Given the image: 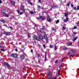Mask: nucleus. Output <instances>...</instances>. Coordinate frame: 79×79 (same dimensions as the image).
Returning <instances> with one entry per match:
<instances>
[{
	"label": "nucleus",
	"instance_id": "obj_21",
	"mask_svg": "<svg viewBox=\"0 0 79 79\" xmlns=\"http://www.w3.org/2000/svg\"><path fill=\"white\" fill-rule=\"evenodd\" d=\"M72 51L73 52V53H74L76 52V51L74 50H72Z\"/></svg>",
	"mask_w": 79,
	"mask_h": 79
},
{
	"label": "nucleus",
	"instance_id": "obj_3",
	"mask_svg": "<svg viewBox=\"0 0 79 79\" xmlns=\"http://www.w3.org/2000/svg\"><path fill=\"white\" fill-rule=\"evenodd\" d=\"M2 13H3V15L4 16H6L7 17H8V15H6V13H5V12H6V10H2Z\"/></svg>",
	"mask_w": 79,
	"mask_h": 79
},
{
	"label": "nucleus",
	"instance_id": "obj_53",
	"mask_svg": "<svg viewBox=\"0 0 79 79\" xmlns=\"http://www.w3.org/2000/svg\"><path fill=\"white\" fill-rule=\"evenodd\" d=\"M10 61H13V60L12 59H10Z\"/></svg>",
	"mask_w": 79,
	"mask_h": 79
},
{
	"label": "nucleus",
	"instance_id": "obj_19",
	"mask_svg": "<svg viewBox=\"0 0 79 79\" xmlns=\"http://www.w3.org/2000/svg\"><path fill=\"white\" fill-rule=\"evenodd\" d=\"M52 31H54L55 32V31H56V29H54V28H53V27H52Z\"/></svg>",
	"mask_w": 79,
	"mask_h": 79
},
{
	"label": "nucleus",
	"instance_id": "obj_29",
	"mask_svg": "<svg viewBox=\"0 0 79 79\" xmlns=\"http://www.w3.org/2000/svg\"><path fill=\"white\" fill-rule=\"evenodd\" d=\"M23 13H24L23 12H20V15H22V14H23Z\"/></svg>",
	"mask_w": 79,
	"mask_h": 79
},
{
	"label": "nucleus",
	"instance_id": "obj_10",
	"mask_svg": "<svg viewBox=\"0 0 79 79\" xmlns=\"http://www.w3.org/2000/svg\"><path fill=\"white\" fill-rule=\"evenodd\" d=\"M47 20L49 21V22H51V19H50V17L49 16L48 17Z\"/></svg>",
	"mask_w": 79,
	"mask_h": 79
},
{
	"label": "nucleus",
	"instance_id": "obj_61",
	"mask_svg": "<svg viewBox=\"0 0 79 79\" xmlns=\"http://www.w3.org/2000/svg\"><path fill=\"white\" fill-rule=\"evenodd\" d=\"M61 61L62 62H63V59H62Z\"/></svg>",
	"mask_w": 79,
	"mask_h": 79
},
{
	"label": "nucleus",
	"instance_id": "obj_62",
	"mask_svg": "<svg viewBox=\"0 0 79 79\" xmlns=\"http://www.w3.org/2000/svg\"><path fill=\"white\" fill-rule=\"evenodd\" d=\"M65 58V57H64L63 59H62V60H64V59Z\"/></svg>",
	"mask_w": 79,
	"mask_h": 79
},
{
	"label": "nucleus",
	"instance_id": "obj_38",
	"mask_svg": "<svg viewBox=\"0 0 79 79\" xmlns=\"http://www.w3.org/2000/svg\"><path fill=\"white\" fill-rule=\"evenodd\" d=\"M73 6H73V4H71V7H73Z\"/></svg>",
	"mask_w": 79,
	"mask_h": 79
},
{
	"label": "nucleus",
	"instance_id": "obj_35",
	"mask_svg": "<svg viewBox=\"0 0 79 79\" xmlns=\"http://www.w3.org/2000/svg\"><path fill=\"white\" fill-rule=\"evenodd\" d=\"M58 76H60V73H58Z\"/></svg>",
	"mask_w": 79,
	"mask_h": 79
},
{
	"label": "nucleus",
	"instance_id": "obj_22",
	"mask_svg": "<svg viewBox=\"0 0 79 79\" xmlns=\"http://www.w3.org/2000/svg\"><path fill=\"white\" fill-rule=\"evenodd\" d=\"M28 3H29V4H30V5H32V2H31L30 1H28Z\"/></svg>",
	"mask_w": 79,
	"mask_h": 79
},
{
	"label": "nucleus",
	"instance_id": "obj_34",
	"mask_svg": "<svg viewBox=\"0 0 79 79\" xmlns=\"http://www.w3.org/2000/svg\"><path fill=\"white\" fill-rule=\"evenodd\" d=\"M56 49H57V48H56V46H55V50H56Z\"/></svg>",
	"mask_w": 79,
	"mask_h": 79
},
{
	"label": "nucleus",
	"instance_id": "obj_44",
	"mask_svg": "<svg viewBox=\"0 0 79 79\" xmlns=\"http://www.w3.org/2000/svg\"><path fill=\"white\" fill-rule=\"evenodd\" d=\"M42 33H43V34H44L45 33V32L44 31H43V32L42 31Z\"/></svg>",
	"mask_w": 79,
	"mask_h": 79
},
{
	"label": "nucleus",
	"instance_id": "obj_51",
	"mask_svg": "<svg viewBox=\"0 0 79 79\" xmlns=\"http://www.w3.org/2000/svg\"><path fill=\"white\" fill-rule=\"evenodd\" d=\"M28 37H31V36H30V35L29 34L28 35Z\"/></svg>",
	"mask_w": 79,
	"mask_h": 79
},
{
	"label": "nucleus",
	"instance_id": "obj_4",
	"mask_svg": "<svg viewBox=\"0 0 79 79\" xmlns=\"http://www.w3.org/2000/svg\"><path fill=\"white\" fill-rule=\"evenodd\" d=\"M11 56L14 58H17L18 56V55L16 54H13L11 55Z\"/></svg>",
	"mask_w": 79,
	"mask_h": 79
},
{
	"label": "nucleus",
	"instance_id": "obj_40",
	"mask_svg": "<svg viewBox=\"0 0 79 79\" xmlns=\"http://www.w3.org/2000/svg\"><path fill=\"white\" fill-rule=\"evenodd\" d=\"M55 63H58V60H56L55 62Z\"/></svg>",
	"mask_w": 79,
	"mask_h": 79
},
{
	"label": "nucleus",
	"instance_id": "obj_7",
	"mask_svg": "<svg viewBox=\"0 0 79 79\" xmlns=\"http://www.w3.org/2000/svg\"><path fill=\"white\" fill-rule=\"evenodd\" d=\"M4 34H5V35H10V33L5 31L4 32Z\"/></svg>",
	"mask_w": 79,
	"mask_h": 79
},
{
	"label": "nucleus",
	"instance_id": "obj_37",
	"mask_svg": "<svg viewBox=\"0 0 79 79\" xmlns=\"http://www.w3.org/2000/svg\"><path fill=\"white\" fill-rule=\"evenodd\" d=\"M62 29H64H64H65V27H62Z\"/></svg>",
	"mask_w": 79,
	"mask_h": 79
},
{
	"label": "nucleus",
	"instance_id": "obj_45",
	"mask_svg": "<svg viewBox=\"0 0 79 79\" xmlns=\"http://www.w3.org/2000/svg\"><path fill=\"white\" fill-rule=\"evenodd\" d=\"M2 2V1L1 0H0V4H1Z\"/></svg>",
	"mask_w": 79,
	"mask_h": 79
},
{
	"label": "nucleus",
	"instance_id": "obj_49",
	"mask_svg": "<svg viewBox=\"0 0 79 79\" xmlns=\"http://www.w3.org/2000/svg\"><path fill=\"white\" fill-rule=\"evenodd\" d=\"M31 52H33V50H32V49L31 50Z\"/></svg>",
	"mask_w": 79,
	"mask_h": 79
},
{
	"label": "nucleus",
	"instance_id": "obj_13",
	"mask_svg": "<svg viewBox=\"0 0 79 79\" xmlns=\"http://www.w3.org/2000/svg\"><path fill=\"white\" fill-rule=\"evenodd\" d=\"M44 38L45 39H46V40H47V39H48L47 35H46V34H45L44 35Z\"/></svg>",
	"mask_w": 79,
	"mask_h": 79
},
{
	"label": "nucleus",
	"instance_id": "obj_33",
	"mask_svg": "<svg viewBox=\"0 0 79 79\" xmlns=\"http://www.w3.org/2000/svg\"><path fill=\"white\" fill-rule=\"evenodd\" d=\"M17 12H18V13L19 14V13H20V12H19V10H18L17 11Z\"/></svg>",
	"mask_w": 79,
	"mask_h": 79
},
{
	"label": "nucleus",
	"instance_id": "obj_28",
	"mask_svg": "<svg viewBox=\"0 0 79 79\" xmlns=\"http://www.w3.org/2000/svg\"><path fill=\"white\" fill-rule=\"evenodd\" d=\"M77 27H76L74 26L73 27V29H77Z\"/></svg>",
	"mask_w": 79,
	"mask_h": 79
},
{
	"label": "nucleus",
	"instance_id": "obj_12",
	"mask_svg": "<svg viewBox=\"0 0 79 79\" xmlns=\"http://www.w3.org/2000/svg\"><path fill=\"white\" fill-rule=\"evenodd\" d=\"M20 58L21 60H23L24 58V56L23 55H22L20 56Z\"/></svg>",
	"mask_w": 79,
	"mask_h": 79
},
{
	"label": "nucleus",
	"instance_id": "obj_46",
	"mask_svg": "<svg viewBox=\"0 0 79 79\" xmlns=\"http://www.w3.org/2000/svg\"><path fill=\"white\" fill-rule=\"evenodd\" d=\"M43 47H44V48H45V44H44L43 45Z\"/></svg>",
	"mask_w": 79,
	"mask_h": 79
},
{
	"label": "nucleus",
	"instance_id": "obj_50",
	"mask_svg": "<svg viewBox=\"0 0 79 79\" xmlns=\"http://www.w3.org/2000/svg\"><path fill=\"white\" fill-rule=\"evenodd\" d=\"M15 51H16V52H18V49H15Z\"/></svg>",
	"mask_w": 79,
	"mask_h": 79
},
{
	"label": "nucleus",
	"instance_id": "obj_14",
	"mask_svg": "<svg viewBox=\"0 0 79 79\" xmlns=\"http://www.w3.org/2000/svg\"><path fill=\"white\" fill-rule=\"evenodd\" d=\"M47 52H45V61H46V59H47Z\"/></svg>",
	"mask_w": 79,
	"mask_h": 79
},
{
	"label": "nucleus",
	"instance_id": "obj_8",
	"mask_svg": "<svg viewBox=\"0 0 79 79\" xmlns=\"http://www.w3.org/2000/svg\"><path fill=\"white\" fill-rule=\"evenodd\" d=\"M4 65H6V66H7V67H10V65L8 64L7 62H5L4 63Z\"/></svg>",
	"mask_w": 79,
	"mask_h": 79
},
{
	"label": "nucleus",
	"instance_id": "obj_20",
	"mask_svg": "<svg viewBox=\"0 0 79 79\" xmlns=\"http://www.w3.org/2000/svg\"><path fill=\"white\" fill-rule=\"evenodd\" d=\"M68 45L69 46H71V45H72V43H70L68 44Z\"/></svg>",
	"mask_w": 79,
	"mask_h": 79
},
{
	"label": "nucleus",
	"instance_id": "obj_24",
	"mask_svg": "<svg viewBox=\"0 0 79 79\" xmlns=\"http://www.w3.org/2000/svg\"><path fill=\"white\" fill-rule=\"evenodd\" d=\"M1 50L2 52H5V49H1Z\"/></svg>",
	"mask_w": 79,
	"mask_h": 79
},
{
	"label": "nucleus",
	"instance_id": "obj_41",
	"mask_svg": "<svg viewBox=\"0 0 79 79\" xmlns=\"http://www.w3.org/2000/svg\"><path fill=\"white\" fill-rule=\"evenodd\" d=\"M38 1L40 3H41V0H38Z\"/></svg>",
	"mask_w": 79,
	"mask_h": 79
},
{
	"label": "nucleus",
	"instance_id": "obj_55",
	"mask_svg": "<svg viewBox=\"0 0 79 79\" xmlns=\"http://www.w3.org/2000/svg\"><path fill=\"white\" fill-rule=\"evenodd\" d=\"M76 34V33H75L74 32L73 33V34Z\"/></svg>",
	"mask_w": 79,
	"mask_h": 79
},
{
	"label": "nucleus",
	"instance_id": "obj_32",
	"mask_svg": "<svg viewBox=\"0 0 79 79\" xmlns=\"http://www.w3.org/2000/svg\"><path fill=\"white\" fill-rule=\"evenodd\" d=\"M2 23H5V20H2Z\"/></svg>",
	"mask_w": 79,
	"mask_h": 79
},
{
	"label": "nucleus",
	"instance_id": "obj_36",
	"mask_svg": "<svg viewBox=\"0 0 79 79\" xmlns=\"http://www.w3.org/2000/svg\"><path fill=\"white\" fill-rule=\"evenodd\" d=\"M26 17H27L28 16V14L27 13L26 14Z\"/></svg>",
	"mask_w": 79,
	"mask_h": 79
},
{
	"label": "nucleus",
	"instance_id": "obj_11",
	"mask_svg": "<svg viewBox=\"0 0 79 79\" xmlns=\"http://www.w3.org/2000/svg\"><path fill=\"white\" fill-rule=\"evenodd\" d=\"M69 18L68 17L66 18V19H64V22L66 23V22H68V21Z\"/></svg>",
	"mask_w": 79,
	"mask_h": 79
},
{
	"label": "nucleus",
	"instance_id": "obj_1",
	"mask_svg": "<svg viewBox=\"0 0 79 79\" xmlns=\"http://www.w3.org/2000/svg\"><path fill=\"white\" fill-rule=\"evenodd\" d=\"M33 38L38 41H40V40H42V39H43V36L42 35H40L39 37H38L36 36H34Z\"/></svg>",
	"mask_w": 79,
	"mask_h": 79
},
{
	"label": "nucleus",
	"instance_id": "obj_54",
	"mask_svg": "<svg viewBox=\"0 0 79 79\" xmlns=\"http://www.w3.org/2000/svg\"><path fill=\"white\" fill-rule=\"evenodd\" d=\"M70 54H71L70 52H69V53H68V55H70Z\"/></svg>",
	"mask_w": 79,
	"mask_h": 79
},
{
	"label": "nucleus",
	"instance_id": "obj_18",
	"mask_svg": "<svg viewBox=\"0 0 79 79\" xmlns=\"http://www.w3.org/2000/svg\"><path fill=\"white\" fill-rule=\"evenodd\" d=\"M11 3L13 5H15V2H14V1H11Z\"/></svg>",
	"mask_w": 79,
	"mask_h": 79
},
{
	"label": "nucleus",
	"instance_id": "obj_64",
	"mask_svg": "<svg viewBox=\"0 0 79 79\" xmlns=\"http://www.w3.org/2000/svg\"><path fill=\"white\" fill-rule=\"evenodd\" d=\"M77 24H79V22H78L77 23Z\"/></svg>",
	"mask_w": 79,
	"mask_h": 79
},
{
	"label": "nucleus",
	"instance_id": "obj_6",
	"mask_svg": "<svg viewBox=\"0 0 79 79\" xmlns=\"http://www.w3.org/2000/svg\"><path fill=\"white\" fill-rule=\"evenodd\" d=\"M52 8H58V6L54 5L53 6H52Z\"/></svg>",
	"mask_w": 79,
	"mask_h": 79
},
{
	"label": "nucleus",
	"instance_id": "obj_57",
	"mask_svg": "<svg viewBox=\"0 0 79 79\" xmlns=\"http://www.w3.org/2000/svg\"><path fill=\"white\" fill-rule=\"evenodd\" d=\"M37 19L38 20H39V18H38Z\"/></svg>",
	"mask_w": 79,
	"mask_h": 79
},
{
	"label": "nucleus",
	"instance_id": "obj_27",
	"mask_svg": "<svg viewBox=\"0 0 79 79\" xmlns=\"http://www.w3.org/2000/svg\"><path fill=\"white\" fill-rule=\"evenodd\" d=\"M45 29V27L44 26H43L42 28V30H44Z\"/></svg>",
	"mask_w": 79,
	"mask_h": 79
},
{
	"label": "nucleus",
	"instance_id": "obj_58",
	"mask_svg": "<svg viewBox=\"0 0 79 79\" xmlns=\"http://www.w3.org/2000/svg\"><path fill=\"white\" fill-rule=\"evenodd\" d=\"M2 59H0V61H2Z\"/></svg>",
	"mask_w": 79,
	"mask_h": 79
},
{
	"label": "nucleus",
	"instance_id": "obj_17",
	"mask_svg": "<svg viewBox=\"0 0 79 79\" xmlns=\"http://www.w3.org/2000/svg\"><path fill=\"white\" fill-rule=\"evenodd\" d=\"M61 66H62V64H61L59 66V69H61Z\"/></svg>",
	"mask_w": 79,
	"mask_h": 79
},
{
	"label": "nucleus",
	"instance_id": "obj_52",
	"mask_svg": "<svg viewBox=\"0 0 79 79\" xmlns=\"http://www.w3.org/2000/svg\"><path fill=\"white\" fill-rule=\"evenodd\" d=\"M9 27L10 29H12V27Z\"/></svg>",
	"mask_w": 79,
	"mask_h": 79
},
{
	"label": "nucleus",
	"instance_id": "obj_63",
	"mask_svg": "<svg viewBox=\"0 0 79 79\" xmlns=\"http://www.w3.org/2000/svg\"><path fill=\"white\" fill-rule=\"evenodd\" d=\"M41 71H43V70H41Z\"/></svg>",
	"mask_w": 79,
	"mask_h": 79
},
{
	"label": "nucleus",
	"instance_id": "obj_15",
	"mask_svg": "<svg viewBox=\"0 0 79 79\" xmlns=\"http://www.w3.org/2000/svg\"><path fill=\"white\" fill-rule=\"evenodd\" d=\"M68 12H66L65 13V17H68Z\"/></svg>",
	"mask_w": 79,
	"mask_h": 79
},
{
	"label": "nucleus",
	"instance_id": "obj_56",
	"mask_svg": "<svg viewBox=\"0 0 79 79\" xmlns=\"http://www.w3.org/2000/svg\"><path fill=\"white\" fill-rule=\"evenodd\" d=\"M24 25H26V23H23Z\"/></svg>",
	"mask_w": 79,
	"mask_h": 79
},
{
	"label": "nucleus",
	"instance_id": "obj_48",
	"mask_svg": "<svg viewBox=\"0 0 79 79\" xmlns=\"http://www.w3.org/2000/svg\"><path fill=\"white\" fill-rule=\"evenodd\" d=\"M58 73H60V70H58Z\"/></svg>",
	"mask_w": 79,
	"mask_h": 79
},
{
	"label": "nucleus",
	"instance_id": "obj_5",
	"mask_svg": "<svg viewBox=\"0 0 79 79\" xmlns=\"http://www.w3.org/2000/svg\"><path fill=\"white\" fill-rule=\"evenodd\" d=\"M20 9L22 10V11L23 12H25V9H24V6L22 5L21 7H20Z\"/></svg>",
	"mask_w": 79,
	"mask_h": 79
},
{
	"label": "nucleus",
	"instance_id": "obj_31",
	"mask_svg": "<svg viewBox=\"0 0 79 79\" xmlns=\"http://www.w3.org/2000/svg\"><path fill=\"white\" fill-rule=\"evenodd\" d=\"M70 4V2H69L68 4H67V5L68 6H69V4Z\"/></svg>",
	"mask_w": 79,
	"mask_h": 79
},
{
	"label": "nucleus",
	"instance_id": "obj_47",
	"mask_svg": "<svg viewBox=\"0 0 79 79\" xmlns=\"http://www.w3.org/2000/svg\"><path fill=\"white\" fill-rule=\"evenodd\" d=\"M38 57L39 58V57H40V54H38Z\"/></svg>",
	"mask_w": 79,
	"mask_h": 79
},
{
	"label": "nucleus",
	"instance_id": "obj_2",
	"mask_svg": "<svg viewBox=\"0 0 79 79\" xmlns=\"http://www.w3.org/2000/svg\"><path fill=\"white\" fill-rule=\"evenodd\" d=\"M48 74L49 75V78H48V79H56V77H52L51 78V77H52V73L50 72V71H49L48 73Z\"/></svg>",
	"mask_w": 79,
	"mask_h": 79
},
{
	"label": "nucleus",
	"instance_id": "obj_25",
	"mask_svg": "<svg viewBox=\"0 0 79 79\" xmlns=\"http://www.w3.org/2000/svg\"><path fill=\"white\" fill-rule=\"evenodd\" d=\"M59 23V20H57L56 23V24H58V23Z\"/></svg>",
	"mask_w": 79,
	"mask_h": 79
},
{
	"label": "nucleus",
	"instance_id": "obj_26",
	"mask_svg": "<svg viewBox=\"0 0 79 79\" xmlns=\"http://www.w3.org/2000/svg\"><path fill=\"white\" fill-rule=\"evenodd\" d=\"M49 47L50 48H53V45H51Z\"/></svg>",
	"mask_w": 79,
	"mask_h": 79
},
{
	"label": "nucleus",
	"instance_id": "obj_16",
	"mask_svg": "<svg viewBox=\"0 0 79 79\" xmlns=\"http://www.w3.org/2000/svg\"><path fill=\"white\" fill-rule=\"evenodd\" d=\"M30 13H31V15H34V13H35V12H33V11H30Z\"/></svg>",
	"mask_w": 79,
	"mask_h": 79
},
{
	"label": "nucleus",
	"instance_id": "obj_30",
	"mask_svg": "<svg viewBox=\"0 0 79 79\" xmlns=\"http://www.w3.org/2000/svg\"><path fill=\"white\" fill-rule=\"evenodd\" d=\"M66 49H67V48H63V50H66Z\"/></svg>",
	"mask_w": 79,
	"mask_h": 79
},
{
	"label": "nucleus",
	"instance_id": "obj_60",
	"mask_svg": "<svg viewBox=\"0 0 79 79\" xmlns=\"http://www.w3.org/2000/svg\"><path fill=\"white\" fill-rule=\"evenodd\" d=\"M38 62L39 63H40V60H38Z\"/></svg>",
	"mask_w": 79,
	"mask_h": 79
},
{
	"label": "nucleus",
	"instance_id": "obj_59",
	"mask_svg": "<svg viewBox=\"0 0 79 79\" xmlns=\"http://www.w3.org/2000/svg\"><path fill=\"white\" fill-rule=\"evenodd\" d=\"M68 13V14L69 13V14H70V12H69Z\"/></svg>",
	"mask_w": 79,
	"mask_h": 79
},
{
	"label": "nucleus",
	"instance_id": "obj_9",
	"mask_svg": "<svg viewBox=\"0 0 79 79\" xmlns=\"http://www.w3.org/2000/svg\"><path fill=\"white\" fill-rule=\"evenodd\" d=\"M40 19H41V20H44L45 19V18L44 17L42 16H40Z\"/></svg>",
	"mask_w": 79,
	"mask_h": 79
},
{
	"label": "nucleus",
	"instance_id": "obj_43",
	"mask_svg": "<svg viewBox=\"0 0 79 79\" xmlns=\"http://www.w3.org/2000/svg\"><path fill=\"white\" fill-rule=\"evenodd\" d=\"M38 8L40 9V6H38Z\"/></svg>",
	"mask_w": 79,
	"mask_h": 79
},
{
	"label": "nucleus",
	"instance_id": "obj_39",
	"mask_svg": "<svg viewBox=\"0 0 79 79\" xmlns=\"http://www.w3.org/2000/svg\"><path fill=\"white\" fill-rule=\"evenodd\" d=\"M77 10H79V6H78Z\"/></svg>",
	"mask_w": 79,
	"mask_h": 79
},
{
	"label": "nucleus",
	"instance_id": "obj_42",
	"mask_svg": "<svg viewBox=\"0 0 79 79\" xmlns=\"http://www.w3.org/2000/svg\"><path fill=\"white\" fill-rule=\"evenodd\" d=\"M74 10H76L77 9V8L76 7H75L74 8Z\"/></svg>",
	"mask_w": 79,
	"mask_h": 79
},
{
	"label": "nucleus",
	"instance_id": "obj_23",
	"mask_svg": "<svg viewBox=\"0 0 79 79\" xmlns=\"http://www.w3.org/2000/svg\"><path fill=\"white\" fill-rule=\"evenodd\" d=\"M77 39V37L76 38H75L74 39V40H73V41L74 42V41H75V40H76V39Z\"/></svg>",
	"mask_w": 79,
	"mask_h": 79
}]
</instances>
